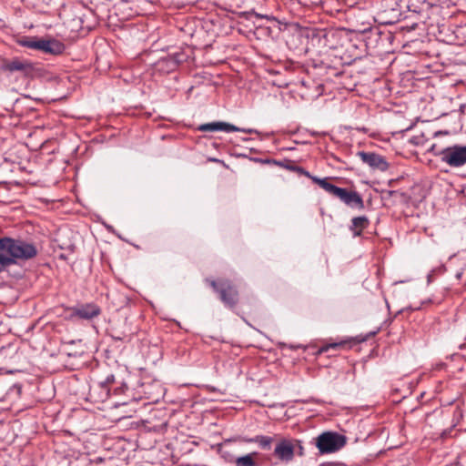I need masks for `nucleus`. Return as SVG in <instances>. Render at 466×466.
<instances>
[{
	"instance_id": "obj_2",
	"label": "nucleus",
	"mask_w": 466,
	"mask_h": 466,
	"mask_svg": "<svg viewBox=\"0 0 466 466\" xmlns=\"http://www.w3.org/2000/svg\"><path fill=\"white\" fill-rule=\"evenodd\" d=\"M312 181L318 184L325 191L338 198L343 203L350 208L362 209L364 208L363 199L356 191H349L346 188L339 187L328 181V178L312 177Z\"/></svg>"
},
{
	"instance_id": "obj_11",
	"label": "nucleus",
	"mask_w": 466,
	"mask_h": 466,
	"mask_svg": "<svg viewBox=\"0 0 466 466\" xmlns=\"http://www.w3.org/2000/svg\"><path fill=\"white\" fill-rule=\"evenodd\" d=\"M198 129L203 132L224 131L228 133L241 130L238 127H235L234 125L225 122H212L203 124L199 127Z\"/></svg>"
},
{
	"instance_id": "obj_18",
	"label": "nucleus",
	"mask_w": 466,
	"mask_h": 466,
	"mask_svg": "<svg viewBox=\"0 0 466 466\" xmlns=\"http://www.w3.org/2000/svg\"><path fill=\"white\" fill-rule=\"evenodd\" d=\"M339 345V344L335 343V344H331V345H330V347H331V348H336V347H338Z\"/></svg>"
},
{
	"instance_id": "obj_10",
	"label": "nucleus",
	"mask_w": 466,
	"mask_h": 466,
	"mask_svg": "<svg viewBox=\"0 0 466 466\" xmlns=\"http://www.w3.org/2000/svg\"><path fill=\"white\" fill-rule=\"evenodd\" d=\"M2 69L4 71H7L10 73L13 72H27L32 69V65L26 60L14 58L12 60L6 61L2 66Z\"/></svg>"
},
{
	"instance_id": "obj_1",
	"label": "nucleus",
	"mask_w": 466,
	"mask_h": 466,
	"mask_svg": "<svg viewBox=\"0 0 466 466\" xmlns=\"http://www.w3.org/2000/svg\"><path fill=\"white\" fill-rule=\"evenodd\" d=\"M37 255L36 247L20 238H0V272L19 261H26Z\"/></svg>"
},
{
	"instance_id": "obj_6",
	"label": "nucleus",
	"mask_w": 466,
	"mask_h": 466,
	"mask_svg": "<svg viewBox=\"0 0 466 466\" xmlns=\"http://www.w3.org/2000/svg\"><path fill=\"white\" fill-rule=\"evenodd\" d=\"M211 286L219 292L220 299L226 305L233 307L237 303L238 292L228 281L220 283L219 287L216 281H211Z\"/></svg>"
},
{
	"instance_id": "obj_4",
	"label": "nucleus",
	"mask_w": 466,
	"mask_h": 466,
	"mask_svg": "<svg viewBox=\"0 0 466 466\" xmlns=\"http://www.w3.org/2000/svg\"><path fill=\"white\" fill-rule=\"evenodd\" d=\"M346 444V437L337 432L327 431L317 438V448L321 454L333 453Z\"/></svg>"
},
{
	"instance_id": "obj_14",
	"label": "nucleus",
	"mask_w": 466,
	"mask_h": 466,
	"mask_svg": "<svg viewBox=\"0 0 466 466\" xmlns=\"http://www.w3.org/2000/svg\"><path fill=\"white\" fill-rule=\"evenodd\" d=\"M369 225V220L365 216L357 217L352 219V228L356 230L355 235L360 236L361 231Z\"/></svg>"
},
{
	"instance_id": "obj_12",
	"label": "nucleus",
	"mask_w": 466,
	"mask_h": 466,
	"mask_svg": "<svg viewBox=\"0 0 466 466\" xmlns=\"http://www.w3.org/2000/svg\"><path fill=\"white\" fill-rule=\"evenodd\" d=\"M258 452H251L244 456L238 457L235 460L236 466H258L257 457Z\"/></svg>"
},
{
	"instance_id": "obj_5",
	"label": "nucleus",
	"mask_w": 466,
	"mask_h": 466,
	"mask_svg": "<svg viewBox=\"0 0 466 466\" xmlns=\"http://www.w3.org/2000/svg\"><path fill=\"white\" fill-rule=\"evenodd\" d=\"M297 447H299L300 451L303 449L299 441L293 439H282L277 443L274 450V455L281 461H291L294 458Z\"/></svg>"
},
{
	"instance_id": "obj_8",
	"label": "nucleus",
	"mask_w": 466,
	"mask_h": 466,
	"mask_svg": "<svg viewBox=\"0 0 466 466\" xmlns=\"http://www.w3.org/2000/svg\"><path fill=\"white\" fill-rule=\"evenodd\" d=\"M358 155L362 162L369 165L372 168L384 171L389 167L386 160L380 155L370 152H359Z\"/></svg>"
},
{
	"instance_id": "obj_3",
	"label": "nucleus",
	"mask_w": 466,
	"mask_h": 466,
	"mask_svg": "<svg viewBox=\"0 0 466 466\" xmlns=\"http://www.w3.org/2000/svg\"><path fill=\"white\" fill-rule=\"evenodd\" d=\"M434 156L451 167H460L466 164V146L454 145L441 148L434 152Z\"/></svg>"
},
{
	"instance_id": "obj_9",
	"label": "nucleus",
	"mask_w": 466,
	"mask_h": 466,
	"mask_svg": "<svg viewBox=\"0 0 466 466\" xmlns=\"http://www.w3.org/2000/svg\"><path fill=\"white\" fill-rule=\"evenodd\" d=\"M65 49L64 45L55 39H40L38 50L43 51L46 54L59 55L62 54Z\"/></svg>"
},
{
	"instance_id": "obj_15",
	"label": "nucleus",
	"mask_w": 466,
	"mask_h": 466,
	"mask_svg": "<svg viewBox=\"0 0 466 466\" xmlns=\"http://www.w3.org/2000/svg\"><path fill=\"white\" fill-rule=\"evenodd\" d=\"M39 40L40 39L36 37H25L19 41V44L22 46L38 50Z\"/></svg>"
},
{
	"instance_id": "obj_17",
	"label": "nucleus",
	"mask_w": 466,
	"mask_h": 466,
	"mask_svg": "<svg viewBox=\"0 0 466 466\" xmlns=\"http://www.w3.org/2000/svg\"><path fill=\"white\" fill-rule=\"evenodd\" d=\"M439 150H440V149H438V148L436 147V146H435V145H433V146L430 148V152H431V153H433V154H434V152H437V151H439Z\"/></svg>"
},
{
	"instance_id": "obj_13",
	"label": "nucleus",
	"mask_w": 466,
	"mask_h": 466,
	"mask_svg": "<svg viewBox=\"0 0 466 466\" xmlns=\"http://www.w3.org/2000/svg\"><path fill=\"white\" fill-rule=\"evenodd\" d=\"M243 441L245 442L258 443L263 449H269L273 442V438L269 436L258 435L254 438H244Z\"/></svg>"
},
{
	"instance_id": "obj_16",
	"label": "nucleus",
	"mask_w": 466,
	"mask_h": 466,
	"mask_svg": "<svg viewBox=\"0 0 466 466\" xmlns=\"http://www.w3.org/2000/svg\"><path fill=\"white\" fill-rule=\"evenodd\" d=\"M299 173L305 175L306 177H309L312 179V177H314L313 176H311L308 171L304 170L303 168L301 167H297L296 168Z\"/></svg>"
},
{
	"instance_id": "obj_7",
	"label": "nucleus",
	"mask_w": 466,
	"mask_h": 466,
	"mask_svg": "<svg viewBox=\"0 0 466 466\" xmlns=\"http://www.w3.org/2000/svg\"><path fill=\"white\" fill-rule=\"evenodd\" d=\"M100 314V309L93 303L79 305L72 309L71 317L91 319Z\"/></svg>"
}]
</instances>
